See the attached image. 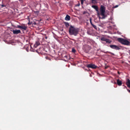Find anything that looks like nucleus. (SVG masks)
I'll return each mask as SVG.
<instances>
[{"instance_id": "8", "label": "nucleus", "mask_w": 130, "mask_h": 130, "mask_svg": "<svg viewBox=\"0 0 130 130\" xmlns=\"http://www.w3.org/2000/svg\"><path fill=\"white\" fill-rule=\"evenodd\" d=\"M126 84L128 87L130 88V81L129 79H127Z\"/></svg>"}, {"instance_id": "31", "label": "nucleus", "mask_w": 130, "mask_h": 130, "mask_svg": "<svg viewBox=\"0 0 130 130\" xmlns=\"http://www.w3.org/2000/svg\"><path fill=\"white\" fill-rule=\"evenodd\" d=\"M27 52H28V50H27Z\"/></svg>"}, {"instance_id": "29", "label": "nucleus", "mask_w": 130, "mask_h": 130, "mask_svg": "<svg viewBox=\"0 0 130 130\" xmlns=\"http://www.w3.org/2000/svg\"><path fill=\"white\" fill-rule=\"evenodd\" d=\"M125 87H126L125 86V87H124V88H125Z\"/></svg>"}, {"instance_id": "30", "label": "nucleus", "mask_w": 130, "mask_h": 130, "mask_svg": "<svg viewBox=\"0 0 130 130\" xmlns=\"http://www.w3.org/2000/svg\"><path fill=\"white\" fill-rule=\"evenodd\" d=\"M125 87H126L125 86V87H124V88H125Z\"/></svg>"}, {"instance_id": "9", "label": "nucleus", "mask_w": 130, "mask_h": 130, "mask_svg": "<svg viewBox=\"0 0 130 130\" xmlns=\"http://www.w3.org/2000/svg\"><path fill=\"white\" fill-rule=\"evenodd\" d=\"M70 16L68 15H66L65 18V19L66 21H69L70 19Z\"/></svg>"}, {"instance_id": "28", "label": "nucleus", "mask_w": 130, "mask_h": 130, "mask_svg": "<svg viewBox=\"0 0 130 130\" xmlns=\"http://www.w3.org/2000/svg\"><path fill=\"white\" fill-rule=\"evenodd\" d=\"M125 87H126L125 86V87H124V88H125Z\"/></svg>"}, {"instance_id": "6", "label": "nucleus", "mask_w": 130, "mask_h": 130, "mask_svg": "<svg viewBox=\"0 0 130 130\" xmlns=\"http://www.w3.org/2000/svg\"><path fill=\"white\" fill-rule=\"evenodd\" d=\"M12 32L13 34H18L21 33V31L20 30H13Z\"/></svg>"}, {"instance_id": "19", "label": "nucleus", "mask_w": 130, "mask_h": 130, "mask_svg": "<svg viewBox=\"0 0 130 130\" xmlns=\"http://www.w3.org/2000/svg\"><path fill=\"white\" fill-rule=\"evenodd\" d=\"M91 20H92L91 19V18H90V23L91 24V25H92L93 24L92 23V22Z\"/></svg>"}, {"instance_id": "17", "label": "nucleus", "mask_w": 130, "mask_h": 130, "mask_svg": "<svg viewBox=\"0 0 130 130\" xmlns=\"http://www.w3.org/2000/svg\"><path fill=\"white\" fill-rule=\"evenodd\" d=\"M92 2L93 3H96V1L95 0H92Z\"/></svg>"}, {"instance_id": "10", "label": "nucleus", "mask_w": 130, "mask_h": 130, "mask_svg": "<svg viewBox=\"0 0 130 130\" xmlns=\"http://www.w3.org/2000/svg\"><path fill=\"white\" fill-rule=\"evenodd\" d=\"M117 84L119 86H121V85L122 83V82L119 79H117Z\"/></svg>"}, {"instance_id": "12", "label": "nucleus", "mask_w": 130, "mask_h": 130, "mask_svg": "<svg viewBox=\"0 0 130 130\" xmlns=\"http://www.w3.org/2000/svg\"><path fill=\"white\" fill-rule=\"evenodd\" d=\"M92 7L96 11H98V8L97 7V6H94V5H93L92 6Z\"/></svg>"}, {"instance_id": "2", "label": "nucleus", "mask_w": 130, "mask_h": 130, "mask_svg": "<svg viewBox=\"0 0 130 130\" xmlns=\"http://www.w3.org/2000/svg\"><path fill=\"white\" fill-rule=\"evenodd\" d=\"M118 40L120 42L124 44L127 45L129 44V42L128 41L123 38H118Z\"/></svg>"}, {"instance_id": "18", "label": "nucleus", "mask_w": 130, "mask_h": 130, "mask_svg": "<svg viewBox=\"0 0 130 130\" xmlns=\"http://www.w3.org/2000/svg\"><path fill=\"white\" fill-rule=\"evenodd\" d=\"M92 26L93 27H94V28L95 29H96L97 27L96 25H94L93 24H92Z\"/></svg>"}, {"instance_id": "15", "label": "nucleus", "mask_w": 130, "mask_h": 130, "mask_svg": "<svg viewBox=\"0 0 130 130\" xmlns=\"http://www.w3.org/2000/svg\"><path fill=\"white\" fill-rule=\"evenodd\" d=\"M106 38H104L103 37L101 38V40L102 41H105V40H106Z\"/></svg>"}, {"instance_id": "25", "label": "nucleus", "mask_w": 130, "mask_h": 130, "mask_svg": "<svg viewBox=\"0 0 130 130\" xmlns=\"http://www.w3.org/2000/svg\"><path fill=\"white\" fill-rule=\"evenodd\" d=\"M4 5H2V7H4Z\"/></svg>"}, {"instance_id": "16", "label": "nucleus", "mask_w": 130, "mask_h": 130, "mask_svg": "<svg viewBox=\"0 0 130 130\" xmlns=\"http://www.w3.org/2000/svg\"><path fill=\"white\" fill-rule=\"evenodd\" d=\"M65 25L66 27H68L69 26V24L68 23L66 22L65 23Z\"/></svg>"}, {"instance_id": "14", "label": "nucleus", "mask_w": 130, "mask_h": 130, "mask_svg": "<svg viewBox=\"0 0 130 130\" xmlns=\"http://www.w3.org/2000/svg\"><path fill=\"white\" fill-rule=\"evenodd\" d=\"M72 52L74 53H75L76 52V50L74 48H72Z\"/></svg>"}, {"instance_id": "1", "label": "nucleus", "mask_w": 130, "mask_h": 130, "mask_svg": "<svg viewBox=\"0 0 130 130\" xmlns=\"http://www.w3.org/2000/svg\"><path fill=\"white\" fill-rule=\"evenodd\" d=\"M78 30L71 26L69 29V32L71 35H74L76 36L78 33Z\"/></svg>"}, {"instance_id": "11", "label": "nucleus", "mask_w": 130, "mask_h": 130, "mask_svg": "<svg viewBox=\"0 0 130 130\" xmlns=\"http://www.w3.org/2000/svg\"><path fill=\"white\" fill-rule=\"evenodd\" d=\"M40 44L39 42L38 41L36 42L34 45V46L36 47Z\"/></svg>"}, {"instance_id": "26", "label": "nucleus", "mask_w": 130, "mask_h": 130, "mask_svg": "<svg viewBox=\"0 0 130 130\" xmlns=\"http://www.w3.org/2000/svg\"><path fill=\"white\" fill-rule=\"evenodd\" d=\"M77 6H79V5H78Z\"/></svg>"}, {"instance_id": "7", "label": "nucleus", "mask_w": 130, "mask_h": 130, "mask_svg": "<svg viewBox=\"0 0 130 130\" xmlns=\"http://www.w3.org/2000/svg\"><path fill=\"white\" fill-rule=\"evenodd\" d=\"M17 27L23 29L24 30H26L27 29V27L26 26L23 25H18Z\"/></svg>"}, {"instance_id": "20", "label": "nucleus", "mask_w": 130, "mask_h": 130, "mask_svg": "<svg viewBox=\"0 0 130 130\" xmlns=\"http://www.w3.org/2000/svg\"><path fill=\"white\" fill-rule=\"evenodd\" d=\"M119 6L118 5H116L115 6L113 7L114 8H116L118 7Z\"/></svg>"}, {"instance_id": "4", "label": "nucleus", "mask_w": 130, "mask_h": 130, "mask_svg": "<svg viewBox=\"0 0 130 130\" xmlns=\"http://www.w3.org/2000/svg\"><path fill=\"white\" fill-rule=\"evenodd\" d=\"M110 47L113 49H115L117 50H119L120 49L118 46L115 45H110Z\"/></svg>"}, {"instance_id": "3", "label": "nucleus", "mask_w": 130, "mask_h": 130, "mask_svg": "<svg viewBox=\"0 0 130 130\" xmlns=\"http://www.w3.org/2000/svg\"><path fill=\"white\" fill-rule=\"evenodd\" d=\"M106 8L103 5H101L100 8V12L101 15L103 17L105 16Z\"/></svg>"}, {"instance_id": "5", "label": "nucleus", "mask_w": 130, "mask_h": 130, "mask_svg": "<svg viewBox=\"0 0 130 130\" xmlns=\"http://www.w3.org/2000/svg\"><path fill=\"white\" fill-rule=\"evenodd\" d=\"M87 67L88 68H91L92 69H95L96 67V66L94 64H90L87 65Z\"/></svg>"}, {"instance_id": "21", "label": "nucleus", "mask_w": 130, "mask_h": 130, "mask_svg": "<svg viewBox=\"0 0 130 130\" xmlns=\"http://www.w3.org/2000/svg\"><path fill=\"white\" fill-rule=\"evenodd\" d=\"M84 1H81V4H83V3Z\"/></svg>"}, {"instance_id": "13", "label": "nucleus", "mask_w": 130, "mask_h": 130, "mask_svg": "<svg viewBox=\"0 0 130 130\" xmlns=\"http://www.w3.org/2000/svg\"><path fill=\"white\" fill-rule=\"evenodd\" d=\"M105 41H106V42H108L109 43H110L111 42V41H110V40L107 39H106Z\"/></svg>"}, {"instance_id": "24", "label": "nucleus", "mask_w": 130, "mask_h": 130, "mask_svg": "<svg viewBox=\"0 0 130 130\" xmlns=\"http://www.w3.org/2000/svg\"><path fill=\"white\" fill-rule=\"evenodd\" d=\"M31 24V23H30V22H29V23H28V24Z\"/></svg>"}, {"instance_id": "22", "label": "nucleus", "mask_w": 130, "mask_h": 130, "mask_svg": "<svg viewBox=\"0 0 130 130\" xmlns=\"http://www.w3.org/2000/svg\"><path fill=\"white\" fill-rule=\"evenodd\" d=\"M108 67V66H107L105 67V69H106Z\"/></svg>"}, {"instance_id": "27", "label": "nucleus", "mask_w": 130, "mask_h": 130, "mask_svg": "<svg viewBox=\"0 0 130 130\" xmlns=\"http://www.w3.org/2000/svg\"><path fill=\"white\" fill-rule=\"evenodd\" d=\"M104 18V17H103L102 18Z\"/></svg>"}, {"instance_id": "23", "label": "nucleus", "mask_w": 130, "mask_h": 130, "mask_svg": "<svg viewBox=\"0 0 130 130\" xmlns=\"http://www.w3.org/2000/svg\"><path fill=\"white\" fill-rule=\"evenodd\" d=\"M127 90L129 92H130V90L129 89H127Z\"/></svg>"}]
</instances>
